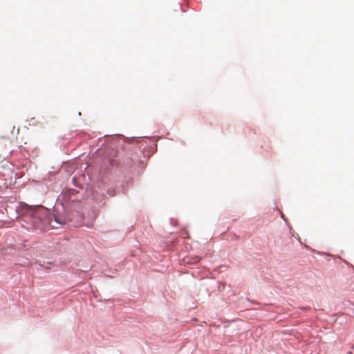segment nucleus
<instances>
[{"instance_id":"obj_1","label":"nucleus","mask_w":354,"mask_h":354,"mask_svg":"<svg viewBox=\"0 0 354 354\" xmlns=\"http://www.w3.org/2000/svg\"><path fill=\"white\" fill-rule=\"evenodd\" d=\"M32 215L35 218H38L43 223L44 227H45L46 223H48L53 227H55L53 224V221L57 224H64L65 223L63 218L58 216L56 214H53V216H52L49 210L43 207L36 208L34 210Z\"/></svg>"}]
</instances>
